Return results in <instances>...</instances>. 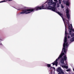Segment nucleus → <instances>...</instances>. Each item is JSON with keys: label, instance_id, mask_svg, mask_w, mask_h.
Masks as SVG:
<instances>
[{"label": "nucleus", "instance_id": "9d476101", "mask_svg": "<svg viewBox=\"0 0 74 74\" xmlns=\"http://www.w3.org/2000/svg\"><path fill=\"white\" fill-rule=\"evenodd\" d=\"M66 71H70V69H69L68 70H66Z\"/></svg>", "mask_w": 74, "mask_h": 74}, {"label": "nucleus", "instance_id": "6e6552de", "mask_svg": "<svg viewBox=\"0 0 74 74\" xmlns=\"http://www.w3.org/2000/svg\"><path fill=\"white\" fill-rule=\"evenodd\" d=\"M50 69L51 70H52L53 69H54V70H55V68L54 67H50Z\"/></svg>", "mask_w": 74, "mask_h": 74}, {"label": "nucleus", "instance_id": "f03ea898", "mask_svg": "<svg viewBox=\"0 0 74 74\" xmlns=\"http://www.w3.org/2000/svg\"><path fill=\"white\" fill-rule=\"evenodd\" d=\"M60 64L61 66L63 68V69H67L68 68H69V66L68 65H65L64 63V60L66 61V60H67V57L66 55H64V53H62V52L61 54L60 55L58 58V59H56V60L52 63L53 65H56V66H58V62L57 61L58 60H59L60 59Z\"/></svg>", "mask_w": 74, "mask_h": 74}, {"label": "nucleus", "instance_id": "ddd939ff", "mask_svg": "<svg viewBox=\"0 0 74 74\" xmlns=\"http://www.w3.org/2000/svg\"><path fill=\"white\" fill-rule=\"evenodd\" d=\"M59 3L61 4V1H60V0H59Z\"/></svg>", "mask_w": 74, "mask_h": 74}, {"label": "nucleus", "instance_id": "4468645a", "mask_svg": "<svg viewBox=\"0 0 74 74\" xmlns=\"http://www.w3.org/2000/svg\"><path fill=\"white\" fill-rule=\"evenodd\" d=\"M54 1L57 2V3L58 2V1L57 0H54Z\"/></svg>", "mask_w": 74, "mask_h": 74}, {"label": "nucleus", "instance_id": "423d86ee", "mask_svg": "<svg viewBox=\"0 0 74 74\" xmlns=\"http://www.w3.org/2000/svg\"><path fill=\"white\" fill-rule=\"evenodd\" d=\"M66 5H68V6H69V5H70V3L69 1H68L66 2Z\"/></svg>", "mask_w": 74, "mask_h": 74}, {"label": "nucleus", "instance_id": "f257e3e1", "mask_svg": "<svg viewBox=\"0 0 74 74\" xmlns=\"http://www.w3.org/2000/svg\"><path fill=\"white\" fill-rule=\"evenodd\" d=\"M56 3L53 2V0H47L46 3L43 4L41 6H38L34 8L25 10H23V14H29L30 12H33L34 11H38V10H42V9L50 10L56 12L62 17L65 25V30H67V29H66V24H65V22H64V17H63V14L58 12V10H57L56 8L49 6L53 5V7H55L56 6Z\"/></svg>", "mask_w": 74, "mask_h": 74}, {"label": "nucleus", "instance_id": "1a4fd4ad", "mask_svg": "<svg viewBox=\"0 0 74 74\" xmlns=\"http://www.w3.org/2000/svg\"><path fill=\"white\" fill-rule=\"evenodd\" d=\"M47 66L48 67H51V65L49 64H47Z\"/></svg>", "mask_w": 74, "mask_h": 74}, {"label": "nucleus", "instance_id": "7ed1b4c3", "mask_svg": "<svg viewBox=\"0 0 74 74\" xmlns=\"http://www.w3.org/2000/svg\"><path fill=\"white\" fill-rule=\"evenodd\" d=\"M66 24H68L69 26V35H71V41H74V33L71 32V30H72L73 32H74V29H73V26H72V24H71V27L70 26V25L68 23H67V22H66Z\"/></svg>", "mask_w": 74, "mask_h": 74}, {"label": "nucleus", "instance_id": "20e7f679", "mask_svg": "<svg viewBox=\"0 0 74 74\" xmlns=\"http://www.w3.org/2000/svg\"><path fill=\"white\" fill-rule=\"evenodd\" d=\"M69 11H70V10L69 9H67L66 10V16L68 18V20H69L70 18V14H69Z\"/></svg>", "mask_w": 74, "mask_h": 74}, {"label": "nucleus", "instance_id": "0eeeda50", "mask_svg": "<svg viewBox=\"0 0 74 74\" xmlns=\"http://www.w3.org/2000/svg\"><path fill=\"white\" fill-rule=\"evenodd\" d=\"M12 0H7L6 1L4 0L3 1L0 2V3H3V2H6V1H12Z\"/></svg>", "mask_w": 74, "mask_h": 74}, {"label": "nucleus", "instance_id": "9b49d317", "mask_svg": "<svg viewBox=\"0 0 74 74\" xmlns=\"http://www.w3.org/2000/svg\"><path fill=\"white\" fill-rule=\"evenodd\" d=\"M59 6H60V5L59 3H57V7H59Z\"/></svg>", "mask_w": 74, "mask_h": 74}, {"label": "nucleus", "instance_id": "f3484780", "mask_svg": "<svg viewBox=\"0 0 74 74\" xmlns=\"http://www.w3.org/2000/svg\"><path fill=\"white\" fill-rule=\"evenodd\" d=\"M68 37V38H70V36H69Z\"/></svg>", "mask_w": 74, "mask_h": 74}, {"label": "nucleus", "instance_id": "dca6fc26", "mask_svg": "<svg viewBox=\"0 0 74 74\" xmlns=\"http://www.w3.org/2000/svg\"><path fill=\"white\" fill-rule=\"evenodd\" d=\"M0 45H2V44L1 43V42H0Z\"/></svg>", "mask_w": 74, "mask_h": 74}, {"label": "nucleus", "instance_id": "f8f14e48", "mask_svg": "<svg viewBox=\"0 0 74 74\" xmlns=\"http://www.w3.org/2000/svg\"><path fill=\"white\" fill-rule=\"evenodd\" d=\"M61 74H65L64 73V72L63 71L61 73Z\"/></svg>", "mask_w": 74, "mask_h": 74}, {"label": "nucleus", "instance_id": "39448f33", "mask_svg": "<svg viewBox=\"0 0 74 74\" xmlns=\"http://www.w3.org/2000/svg\"><path fill=\"white\" fill-rule=\"evenodd\" d=\"M56 71L58 73L59 72L61 73L63 71L61 69V67H59L57 69Z\"/></svg>", "mask_w": 74, "mask_h": 74}, {"label": "nucleus", "instance_id": "2eb2a0df", "mask_svg": "<svg viewBox=\"0 0 74 74\" xmlns=\"http://www.w3.org/2000/svg\"><path fill=\"white\" fill-rule=\"evenodd\" d=\"M63 5H61V7L62 8H64V7L63 6Z\"/></svg>", "mask_w": 74, "mask_h": 74}]
</instances>
